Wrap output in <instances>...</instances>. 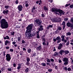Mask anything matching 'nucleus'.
I'll return each mask as SVG.
<instances>
[{"mask_svg":"<svg viewBox=\"0 0 73 73\" xmlns=\"http://www.w3.org/2000/svg\"><path fill=\"white\" fill-rule=\"evenodd\" d=\"M33 24H31L29 25L27 28L26 31V36L27 38H29L36 35V33H31V30L32 29Z\"/></svg>","mask_w":73,"mask_h":73,"instance_id":"obj_1","label":"nucleus"},{"mask_svg":"<svg viewBox=\"0 0 73 73\" xmlns=\"http://www.w3.org/2000/svg\"><path fill=\"white\" fill-rule=\"evenodd\" d=\"M1 27L2 29L7 28L8 27V22H6V21L4 19H1Z\"/></svg>","mask_w":73,"mask_h":73,"instance_id":"obj_2","label":"nucleus"},{"mask_svg":"<svg viewBox=\"0 0 73 73\" xmlns=\"http://www.w3.org/2000/svg\"><path fill=\"white\" fill-rule=\"evenodd\" d=\"M51 12H59V14L56 13V14H57L58 15H59L60 16H61V15L62 14L63 15H64V12L62 11V10H61L59 9H56L54 8H52L51 9Z\"/></svg>","mask_w":73,"mask_h":73,"instance_id":"obj_3","label":"nucleus"},{"mask_svg":"<svg viewBox=\"0 0 73 73\" xmlns=\"http://www.w3.org/2000/svg\"><path fill=\"white\" fill-rule=\"evenodd\" d=\"M63 61L65 62L64 63V64L65 65H67V64L69 63V60H68V58H66L65 57L63 58Z\"/></svg>","mask_w":73,"mask_h":73,"instance_id":"obj_4","label":"nucleus"},{"mask_svg":"<svg viewBox=\"0 0 73 73\" xmlns=\"http://www.w3.org/2000/svg\"><path fill=\"white\" fill-rule=\"evenodd\" d=\"M6 59L7 61L9 62L11 59V56L10 54H7L6 56Z\"/></svg>","mask_w":73,"mask_h":73,"instance_id":"obj_5","label":"nucleus"},{"mask_svg":"<svg viewBox=\"0 0 73 73\" xmlns=\"http://www.w3.org/2000/svg\"><path fill=\"white\" fill-rule=\"evenodd\" d=\"M52 21L53 22H60L61 21V20L60 18L53 19H52Z\"/></svg>","mask_w":73,"mask_h":73,"instance_id":"obj_6","label":"nucleus"},{"mask_svg":"<svg viewBox=\"0 0 73 73\" xmlns=\"http://www.w3.org/2000/svg\"><path fill=\"white\" fill-rule=\"evenodd\" d=\"M35 22L39 25H41V24L42 23V21L38 19H37L36 20H35Z\"/></svg>","mask_w":73,"mask_h":73,"instance_id":"obj_7","label":"nucleus"},{"mask_svg":"<svg viewBox=\"0 0 73 73\" xmlns=\"http://www.w3.org/2000/svg\"><path fill=\"white\" fill-rule=\"evenodd\" d=\"M18 9L19 11H21L23 10V6L21 5H19L18 7Z\"/></svg>","mask_w":73,"mask_h":73,"instance_id":"obj_8","label":"nucleus"},{"mask_svg":"<svg viewBox=\"0 0 73 73\" xmlns=\"http://www.w3.org/2000/svg\"><path fill=\"white\" fill-rule=\"evenodd\" d=\"M63 47V46L62 45V44L60 43L59 44L58 46V49L59 50L61 49V48Z\"/></svg>","mask_w":73,"mask_h":73,"instance_id":"obj_9","label":"nucleus"},{"mask_svg":"<svg viewBox=\"0 0 73 73\" xmlns=\"http://www.w3.org/2000/svg\"><path fill=\"white\" fill-rule=\"evenodd\" d=\"M21 66H22V64H18V66L17 67V69L18 70H20V69H21Z\"/></svg>","mask_w":73,"mask_h":73,"instance_id":"obj_10","label":"nucleus"},{"mask_svg":"<svg viewBox=\"0 0 73 73\" xmlns=\"http://www.w3.org/2000/svg\"><path fill=\"white\" fill-rule=\"evenodd\" d=\"M56 38V40H58V41L57 42V43H59V42H61V39H60V36H58Z\"/></svg>","mask_w":73,"mask_h":73,"instance_id":"obj_11","label":"nucleus"},{"mask_svg":"<svg viewBox=\"0 0 73 73\" xmlns=\"http://www.w3.org/2000/svg\"><path fill=\"white\" fill-rule=\"evenodd\" d=\"M64 50H60V51L59 52V53L60 54V55H62V53H64Z\"/></svg>","mask_w":73,"mask_h":73,"instance_id":"obj_12","label":"nucleus"},{"mask_svg":"<svg viewBox=\"0 0 73 73\" xmlns=\"http://www.w3.org/2000/svg\"><path fill=\"white\" fill-rule=\"evenodd\" d=\"M9 12V11L8 10H4L3 11V13L5 15V14H8V13Z\"/></svg>","mask_w":73,"mask_h":73,"instance_id":"obj_13","label":"nucleus"},{"mask_svg":"<svg viewBox=\"0 0 73 73\" xmlns=\"http://www.w3.org/2000/svg\"><path fill=\"white\" fill-rule=\"evenodd\" d=\"M5 45H7V44H9V43H10V41H9L6 40L5 42Z\"/></svg>","mask_w":73,"mask_h":73,"instance_id":"obj_14","label":"nucleus"},{"mask_svg":"<svg viewBox=\"0 0 73 73\" xmlns=\"http://www.w3.org/2000/svg\"><path fill=\"white\" fill-rule=\"evenodd\" d=\"M43 28H42V26H41L38 29V31H41L43 30Z\"/></svg>","mask_w":73,"mask_h":73,"instance_id":"obj_15","label":"nucleus"},{"mask_svg":"<svg viewBox=\"0 0 73 73\" xmlns=\"http://www.w3.org/2000/svg\"><path fill=\"white\" fill-rule=\"evenodd\" d=\"M64 53H65V54H68L69 53V51L68 50H66L64 51Z\"/></svg>","mask_w":73,"mask_h":73,"instance_id":"obj_16","label":"nucleus"},{"mask_svg":"<svg viewBox=\"0 0 73 73\" xmlns=\"http://www.w3.org/2000/svg\"><path fill=\"white\" fill-rule=\"evenodd\" d=\"M66 25L67 27H70V26H71V25L70 23L68 22L67 23Z\"/></svg>","mask_w":73,"mask_h":73,"instance_id":"obj_17","label":"nucleus"},{"mask_svg":"<svg viewBox=\"0 0 73 73\" xmlns=\"http://www.w3.org/2000/svg\"><path fill=\"white\" fill-rule=\"evenodd\" d=\"M65 35H62L61 36V37L62 38V41H64V40L65 39Z\"/></svg>","mask_w":73,"mask_h":73,"instance_id":"obj_18","label":"nucleus"},{"mask_svg":"<svg viewBox=\"0 0 73 73\" xmlns=\"http://www.w3.org/2000/svg\"><path fill=\"white\" fill-rule=\"evenodd\" d=\"M43 9L44 11H48V9L46 6H44L43 7Z\"/></svg>","mask_w":73,"mask_h":73,"instance_id":"obj_19","label":"nucleus"},{"mask_svg":"<svg viewBox=\"0 0 73 73\" xmlns=\"http://www.w3.org/2000/svg\"><path fill=\"white\" fill-rule=\"evenodd\" d=\"M53 26L50 25H49L47 27V28L48 29H49V28H52Z\"/></svg>","mask_w":73,"mask_h":73,"instance_id":"obj_20","label":"nucleus"},{"mask_svg":"<svg viewBox=\"0 0 73 73\" xmlns=\"http://www.w3.org/2000/svg\"><path fill=\"white\" fill-rule=\"evenodd\" d=\"M58 53L55 52L54 53V56H58Z\"/></svg>","mask_w":73,"mask_h":73,"instance_id":"obj_21","label":"nucleus"},{"mask_svg":"<svg viewBox=\"0 0 73 73\" xmlns=\"http://www.w3.org/2000/svg\"><path fill=\"white\" fill-rule=\"evenodd\" d=\"M66 36H70L71 35V33L69 32L67 33H66Z\"/></svg>","mask_w":73,"mask_h":73,"instance_id":"obj_22","label":"nucleus"},{"mask_svg":"<svg viewBox=\"0 0 73 73\" xmlns=\"http://www.w3.org/2000/svg\"><path fill=\"white\" fill-rule=\"evenodd\" d=\"M26 60L27 62H29V61H30V58L29 57H27Z\"/></svg>","mask_w":73,"mask_h":73,"instance_id":"obj_23","label":"nucleus"},{"mask_svg":"<svg viewBox=\"0 0 73 73\" xmlns=\"http://www.w3.org/2000/svg\"><path fill=\"white\" fill-rule=\"evenodd\" d=\"M28 71H29V68H27L25 70V72L26 73H28Z\"/></svg>","mask_w":73,"mask_h":73,"instance_id":"obj_24","label":"nucleus"},{"mask_svg":"<svg viewBox=\"0 0 73 73\" xmlns=\"http://www.w3.org/2000/svg\"><path fill=\"white\" fill-rule=\"evenodd\" d=\"M41 65L43 66H46V64L44 63H41Z\"/></svg>","mask_w":73,"mask_h":73,"instance_id":"obj_25","label":"nucleus"},{"mask_svg":"<svg viewBox=\"0 0 73 73\" xmlns=\"http://www.w3.org/2000/svg\"><path fill=\"white\" fill-rule=\"evenodd\" d=\"M27 52L28 53H31V49L30 48L29 49L27 50Z\"/></svg>","mask_w":73,"mask_h":73,"instance_id":"obj_26","label":"nucleus"},{"mask_svg":"<svg viewBox=\"0 0 73 73\" xmlns=\"http://www.w3.org/2000/svg\"><path fill=\"white\" fill-rule=\"evenodd\" d=\"M21 38V37H18V40L19 41H20V39Z\"/></svg>","mask_w":73,"mask_h":73,"instance_id":"obj_27","label":"nucleus"},{"mask_svg":"<svg viewBox=\"0 0 73 73\" xmlns=\"http://www.w3.org/2000/svg\"><path fill=\"white\" fill-rule=\"evenodd\" d=\"M69 45V41L68 40L66 43V45L67 46L68 45Z\"/></svg>","mask_w":73,"mask_h":73,"instance_id":"obj_28","label":"nucleus"},{"mask_svg":"<svg viewBox=\"0 0 73 73\" xmlns=\"http://www.w3.org/2000/svg\"><path fill=\"white\" fill-rule=\"evenodd\" d=\"M47 61L48 62H50V60L49 58L47 59Z\"/></svg>","mask_w":73,"mask_h":73,"instance_id":"obj_29","label":"nucleus"},{"mask_svg":"<svg viewBox=\"0 0 73 73\" xmlns=\"http://www.w3.org/2000/svg\"><path fill=\"white\" fill-rule=\"evenodd\" d=\"M70 8H73V5H71L70 6Z\"/></svg>","mask_w":73,"mask_h":73,"instance_id":"obj_30","label":"nucleus"},{"mask_svg":"<svg viewBox=\"0 0 73 73\" xmlns=\"http://www.w3.org/2000/svg\"><path fill=\"white\" fill-rule=\"evenodd\" d=\"M7 70H8V71H11L12 70V68H8Z\"/></svg>","mask_w":73,"mask_h":73,"instance_id":"obj_31","label":"nucleus"},{"mask_svg":"<svg viewBox=\"0 0 73 73\" xmlns=\"http://www.w3.org/2000/svg\"><path fill=\"white\" fill-rule=\"evenodd\" d=\"M5 8H6V9H8V8H9V6L8 5V6H5Z\"/></svg>","mask_w":73,"mask_h":73,"instance_id":"obj_32","label":"nucleus"},{"mask_svg":"<svg viewBox=\"0 0 73 73\" xmlns=\"http://www.w3.org/2000/svg\"><path fill=\"white\" fill-rule=\"evenodd\" d=\"M68 18H65L64 19V20L65 21H67V20H68Z\"/></svg>","mask_w":73,"mask_h":73,"instance_id":"obj_33","label":"nucleus"},{"mask_svg":"<svg viewBox=\"0 0 73 73\" xmlns=\"http://www.w3.org/2000/svg\"><path fill=\"white\" fill-rule=\"evenodd\" d=\"M62 25H65V22L64 21L63 22Z\"/></svg>","mask_w":73,"mask_h":73,"instance_id":"obj_34","label":"nucleus"},{"mask_svg":"<svg viewBox=\"0 0 73 73\" xmlns=\"http://www.w3.org/2000/svg\"><path fill=\"white\" fill-rule=\"evenodd\" d=\"M71 68H68L67 69V70H68V71H71Z\"/></svg>","mask_w":73,"mask_h":73,"instance_id":"obj_35","label":"nucleus"},{"mask_svg":"<svg viewBox=\"0 0 73 73\" xmlns=\"http://www.w3.org/2000/svg\"><path fill=\"white\" fill-rule=\"evenodd\" d=\"M63 41V42H64V43H66V42H67V40H66L64 39V40H63V41Z\"/></svg>","mask_w":73,"mask_h":73,"instance_id":"obj_36","label":"nucleus"},{"mask_svg":"<svg viewBox=\"0 0 73 73\" xmlns=\"http://www.w3.org/2000/svg\"><path fill=\"white\" fill-rule=\"evenodd\" d=\"M53 40V41H54V42H56V41H57L56 38H54Z\"/></svg>","mask_w":73,"mask_h":73,"instance_id":"obj_37","label":"nucleus"},{"mask_svg":"<svg viewBox=\"0 0 73 73\" xmlns=\"http://www.w3.org/2000/svg\"><path fill=\"white\" fill-rule=\"evenodd\" d=\"M48 72H51L52 71V69H48Z\"/></svg>","mask_w":73,"mask_h":73,"instance_id":"obj_38","label":"nucleus"},{"mask_svg":"<svg viewBox=\"0 0 73 73\" xmlns=\"http://www.w3.org/2000/svg\"><path fill=\"white\" fill-rule=\"evenodd\" d=\"M26 65H29V62H26Z\"/></svg>","mask_w":73,"mask_h":73,"instance_id":"obj_39","label":"nucleus"},{"mask_svg":"<svg viewBox=\"0 0 73 73\" xmlns=\"http://www.w3.org/2000/svg\"><path fill=\"white\" fill-rule=\"evenodd\" d=\"M36 9V8L35 7H33L32 9V11H33L34 10Z\"/></svg>","mask_w":73,"mask_h":73,"instance_id":"obj_40","label":"nucleus"},{"mask_svg":"<svg viewBox=\"0 0 73 73\" xmlns=\"http://www.w3.org/2000/svg\"><path fill=\"white\" fill-rule=\"evenodd\" d=\"M10 52H13V49L11 48L10 49Z\"/></svg>","mask_w":73,"mask_h":73,"instance_id":"obj_41","label":"nucleus"},{"mask_svg":"<svg viewBox=\"0 0 73 73\" xmlns=\"http://www.w3.org/2000/svg\"><path fill=\"white\" fill-rule=\"evenodd\" d=\"M41 48V46H40L38 47V50H40Z\"/></svg>","mask_w":73,"mask_h":73,"instance_id":"obj_42","label":"nucleus"},{"mask_svg":"<svg viewBox=\"0 0 73 73\" xmlns=\"http://www.w3.org/2000/svg\"><path fill=\"white\" fill-rule=\"evenodd\" d=\"M71 29H73V25H71L70 26Z\"/></svg>","mask_w":73,"mask_h":73,"instance_id":"obj_43","label":"nucleus"},{"mask_svg":"<svg viewBox=\"0 0 73 73\" xmlns=\"http://www.w3.org/2000/svg\"><path fill=\"white\" fill-rule=\"evenodd\" d=\"M50 60L51 61H52V62H54V60H53V58H51L50 59Z\"/></svg>","mask_w":73,"mask_h":73,"instance_id":"obj_44","label":"nucleus"},{"mask_svg":"<svg viewBox=\"0 0 73 73\" xmlns=\"http://www.w3.org/2000/svg\"><path fill=\"white\" fill-rule=\"evenodd\" d=\"M16 42H12V44L13 45H15L16 44Z\"/></svg>","mask_w":73,"mask_h":73,"instance_id":"obj_45","label":"nucleus"},{"mask_svg":"<svg viewBox=\"0 0 73 73\" xmlns=\"http://www.w3.org/2000/svg\"><path fill=\"white\" fill-rule=\"evenodd\" d=\"M42 44L44 45H46V43H45V42H44L42 43Z\"/></svg>","mask_w":73,"mask_h":73,"instance_id":"obj_46","label":"nucleus"},{"mask_svg":"<svg viewBox=\"0 0 73 73\" xmlns=\"http://www.w3.org/2000/svg\"><path fill=\"white\" fill-rule=\"evenodd\" d=\"M11 33V35H13V36L14 35V34H15V32H12Z\"/></svg>","mask_w":73,"mask_h":73,"instance_id":"obj_47","label":"nucleus"},{"mask_svg":"<svg viewBox=\"0 0 73 73\" xmlns=\"http://www.w3.org/2000/svg\"><path fill=\"white\" fill-rule=\"evenodd\" d=\"M22 42L23 44H25V41L23 40L22 41Z\"/></svg>","mask_w":73,"mask_h":73,"instance_id":"obj_48","label":"nucleus"},{"mask_svg":"<svg viewBox=\"0 0 73 73\" xmlns=\"http://www.w3.org/2000/svg\"><path fill=\"white\" fill-rule=\"evenodd\" d=\"M16 64L15 63H13V66L14 67H16Z\"/></svg>","mask_w":73,"mask_h":73,"instance_id":"obj_49","label":"nucleus"},{"mask_svg":"<svg viewBox=\"0 0 73 73\" xmlns=\"http://www.w3.org/2000/svg\"><path fill=\"white\" fill-rule=\"evenodd\" d=\"M38 33H39V31L36 32V35H39V34H38Z\"/></svg>","mask_w":73,"mask_h":73,"instance_id":"obj_50","label":"nucleus"},{"mask_svg":"<svg viewBox=\"0 0 73 73\" xmlns=\"http://www.w3.org/2000/svg\"><path fill=\"white\" fill-rule=\"evenodd\" d=\"M58 29L59 31H61V27H59L58 28Z\"/></svg>","mask_w":73,"mask_h":73,"instance_id":"obj_51","label":"nucleus"},{"mask_svg":"<svg viewBox=\"0 0 73 73\" xmlns=\"http://www.w3.org/2000/svg\"><path fill=\"white\" fill-rule=\"evenodd\" d=\"M6 52L5 51H4L3 52V54L4 55V56H5V53H6Z\"/></svg>","mask_w":73,"mask_h":73,"instance_id":"obj_52","label":"nucleus"},{"mask_svg":"<svg viewBox=\"0 0 73 73\" xmlns=\"http://www.w3.org/2000/svg\"><path fill=\"white\" fill-rule=\"evenodd\" d=\"M42 17H45V15L44 14H42Z\"/></svg>","mask_w":73,"mask_h":73,"instance_id":"obj_53","label":"nucleus"},{"mask_svg":"<svg viewBox=\"0 0 73 73\" xmlns=\"http://www.w3.org/2000/svg\"><path fill=\"white\" fill-rule=\"evenodd\" d=\"M28 5H29V4H28V3H27V4H26L25 5V6L26 7H28Z\"/></svg>","mask_w":73,"mask_h":73,"instance_id":"obj_54","label":"nucleus"},{"mask_svg":"<svg viewBox=\"0 0 73 73\" xmlns=\"http://www.w3.org/2000/svg\"><path fill=\"white\" fill-rule=\"evenodd\" d=\"M59 62V63H61L62 62V61L61 60H58Z\"/></svg>","mask_w":73,"mask_h":73,"instance_id":"obj_55","label":"nucleus"},{"mask_svg":"<svg viewBox=\"0 0 73 73\" xmlns=\"http://www.w3.org/2000/svg\"><path fill=\"white\" fill-rule=\"evenodd\" d=\"M6 37L7 39H9V36H6Z\"/></svg>","mask_w":73,"mask_h":73,"instance_id":"obj_56","label":"nucleus"},{"mask_svg":"<svg viewBox=\"0 0 73 73\" xmlns=\"http://www.w3.org/2000/svg\"><path fill=\"white\" fill-rule=\"evenodd\" d=\"M15 3H16V4H18V3H19V1H18L17 0L15 1Z\"/></svg>","mask_w":73,"mask_h":73,"instance_id":"obj_57","label":"nucleus"},{"mask_svg":"<svg viewBox=\"0 0 73 73\" xmlns=\"http://www.w3.org/2000/svg\"><path fill=\"white\" fill-rule=\"evenodd\" d=\"M70 5V4H66L65 6V7H68V6H69V5Z\"/></svg>","mask_w":73,"mask_h":73,"instance_id":"obj_58","label":"nucleus"},{"mask_svg":"<svg viewBox=\"0 0 73 73\" xmlns=\"http://www.w3.org/2000/svg\"><path fill=\"white\" fill-rule=\"evenodd\" d=\"M70 21L71 22V23H73V19H71Z\"/></svg>","mask_w":73,"mask_h":73,"instance_id":"obj_59","label":"nucleus"},{"mask_svg":"<svg viewBox=\"0 0 73 73\" xmlns=\"http://www.w3.org/2000/svg\"><path fill=\"white\" fill-rule=\"evenodd\" d=\"M23 51H26V49L25 48H23Z\"/></svg>","mask_w":73,"mask_h":73,"instance_id":"obj_60","label":"nucleus"},{"mask_svg":"<svg viewBox=\"0 0 73 73\" xmlns=\"http://www.w3.org/2000/svg\"><path fill=\"white\" fill-rule=\"evenodd\" d=\"M56 49L55 48V47H54V49L53 50V52H55V51H56Z\"/></svg>","mask_w":73,"mask_h":73,"instance_id":"obj_61","label":"nucleus"},{"mask_svg":"<svg viewBox=\"0 0 73 73\" xmlns=\"http://www.w3.org/2000/svg\"><path fill=\"white\" fill-rule=\"evenodd\" d=\"M25 4H28V2L27 1H25Z\"/></svg>","mask_w":73,"mask_h":73,"instance_id":"obj_62","label":"nucleus"},{"mask_svg":"<svg viewBox=\"0 0 73 73\" xmlns=\"http://www.w3.org/2000/svg\"><path fill=\"white\" fill-rule=\"evenodd\" d=\"M6 49H9V46H8L6 47Z\"/></svg>","mask_w":73,"mask_h":73,"instance_id":"obj_63","label":"nucleus"},{"mask_svg":"<svg viewBox=\"0 0 73 73\" xmlns=\"http://www.w3.org/2000/svg\"><path fill=\"white\" fill-rule=\"evenodd\" d=\"M43 40L44 42H45V38H43Z\"/></svg>","mask_w":73,"mask_h":73,"instance_id":"obj_64","label":"nucleus"}]
</instances>
